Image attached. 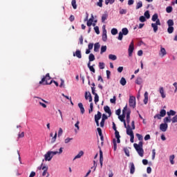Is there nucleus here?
Masks as SVG:
<instances>
[{"instance_id":"obj_1","label":"nucleus","mask_w":177,"mask_h":177,"mask_svg":"<svg viewBox=\"0 0 177 177\" xmlns=\"http://www.w3.org/2000/svg\"><path fill=\"white\" fill-rule=\"evenodd\" d=\"M133 147L136 150L140 157H143L145 151L143 150V142L140 141L138 144L134 143Z\"/></svg>"},{"instance_id":"obj_2","label":"nucleus","mask_w":177,"mask_h":177,"mask_svg":"<svg viewBox=\"0 0 177 177\" xmlns=\"http://www.w3.org/2000/svg\"><path fill=\"white\" fill-rule=\"evenodd\" d=\"M44 82H46L44 85H50V84L53 82V80H52L49 73H47L46 76L41 79V80L39 82V84H44Z\"/></svg>"},{"instance_id":"obj_3","label":"nucleus","mask_w":177,"mask_h":177,"mask_svg":"<svg viewBox=\"0 0 177 177\" xmlns=\"http://www.w3.org/2000/svg\"><path fill=\"white\" fill-rule=\"evenodd\" d=\"M129 104L130 107L135 109L136 107V98L134 96H130L129 100Z\"/></svg>"},{"instance_id":"obj_4","label":"nucleus","mask_w":177,"mask_h":177,"mask_svg":"<svg viewBox=\"0 0 177 177\" xmlns=\"http://www.w3.org/2000/svg\"><path fill=\"white\" fill-rule=\"evenodd\" d=\"M158 26H161V22L160 21V19H157L155 24H151V27L153 29L154 32H157V31H158Z\"/></svg>"},{"instance_id":"obj_5","label":"nucleus","mask_w":177,"mask_h":177,"mask_svg":"<svg viewBox=\"0 0 177 177\" xmlns=\"http://www.w3.org/2000/svg\"><path fill=\"white\" fill-rule=\"evenodd\" d=\"M53 158V155H52V152L50 151H48L45 155H44V160L45 161H50Z\"/></svg>"},{"instance_id":"obj_6","label":"nucleus","mask_w":177,"mask_h":177,"mask_svg":"<svg viewBox=\"0 0 177 177\" xmlns=\"http://www.w3.org/2000/svg\"><path fill=\"white\" fill-rule=\"evenodd\" d=\"M135 47L133 46V41H132L129 46V56L131 57L132 56V53H133V50Z\"/></svg>"},{"instance_id":"obj_7","label":"nucleus","mask_w":177,"mask_h":177,"mask_svg":"<svg viewBox=\"0 0 177 177\" xmlns=\"http://www.w3.org/2000/svg\"><path fill=\"white\" fill-rule=\"evenodd\" d=\"M91 91H92V93L93 95H94V102L95 103H97V102H99V95H97V93H96L95 92V87H91Z\"/></svg>"},{"instance_id":"obj_8","label":"nucleus","mask_w":177,"mask_h":177,"mask_svg":"<svg viewBox=\"0 0 177 177\" xmlns=\"http://www.w3.org/2000/svg\"><path fill=\"white\" fill-rule=\"evenodd\" d=\"M160 129L162 132H167V129H168V124L167 123H162L160 125Z\"/></svg>"},{"instance_id":"obj_9","label":"nucleus","mask_w":177,"mask_h":177,"mask_svg":"<svg viewBox=\"0 0 177 177\" xmlns=\"http://www.w3.org/2000/svg\"><path fill=\"white\" fill-rule=\"evenodd\" d=\"M84 97L86 100H88V102H92V95L91 94V93L86 91L84 94Z\"/></svg>"},{"instance_id":"obj_10","label":"nucleus","mask_w":177,"mask_h":177,"mask_svg":"<svg viewBox=\"0 0 177 177\" xmlns=\"http://www.w3.org/2000/svg\"><path fill=\"white\" fill-rule=\"evenodd\" d=\"M127 134L129 135V136L133 135V131H132L129 124H128L127 127Z\"/></svg>"},{"instance_id":"obj_11","label":"nucleus","mask_w":177,"mask_h":177,"mask_svg":"<svg viewBox=\"0 0 177 177\" xmlns=\"http://www.w3.org/2000/svg\"><path fill=\"white\" fill-rule=\"evenodd\" d=\"M129 167H130V174L131 175H133V174H135V164H133V162H130Z\"/></svg>"},{"instance_id":"obj_12","label":"nucleus","mask_w":177,"mask_h":177,"mask_svg":"<svg viewBox=\"0 0 177 177\" xmlns=\"http://www.w3.org/2000/svg\"><path fill=\"white\" fill-rule=\"evenodd\" d=\"M102 41L104 42H106V41H107V30H106V28H104L102 32Z\"/></svg>"},{"instance_id":"obj_13","label":"nucleus","mask_w":177,"mask_h":177,"mask_svg":"<svg viewBox=\"0 0 177 177\" xmlns=\"http://www.w3.org/2000/svg\"><path fill=\"white\" fill-rule=\"evenodd\" d=\"M100 164L102 168L103 167V151L102 149L100 150Z\"/></svg>"},{"instance_id":"obj_14","label":"nucleus","mask_w":177,"mask_h":177,"mask_svg":"<svg viewBox=\"0 0 177 177\" xmlns=\"http://www.w3.org/2000/svg\"><path fill=\"white\" fill-rule=\"evenodd\" d=\"M50 152H51V156H56V154H62L63 153V147H61L59 149V151H50Z\"/></svg>"},{"instance_id":"obj_15","label":"nucleus","mask_w":177,"mask_h":177,"mask_svg":"<svg viewBox=\"0 0 177 177\" xmlns=\"http://www.w3.org/2000/svg\"><path fill=\"white\" fill-rule=\"evenodd\" d=\"M78 107L80 109L81 114H84V113H85V108H84V104H82V102H80L78 104Z\"/></svg>"},{"instance_id":"obj_16","label":"nucleus","mask_w":177,"mask_h":177,"mask_svg":"<svg viewBox=\"0 0 177 177\" xmlns=\"http://www.w3.org/2000/svg\"><path fill=\"white\" fill-rule=\"evenodd\" d=\"M73 56H77L78 59H81L82 57V55L81 54V50H77L75 53H73Z\"/></svg>"},{"instance_id":"obj_17","label":"nucleus","mask_w":177,"mask_h":177,"mask_svg":"<svg viewBox=\"0 0 177 177\" xmlns=\"http://www.w3.org/2000/svg\"><path fill=\"white\" fill-rule=\"evenodd\" d=\"M104 110L105 113H107V114L109 115V117L111 116V110L110 109V107L109 106H104Z\"/></svg>"},{"instance_id":"obj_18","label":"nucleus","mask_w":177,"mask_h":177,"mask_svg":"<svg viewBox=\"0 0 177 177\" xmlns=\"http://www.w3.org/2000/svg\"><path fill=\"white\" fill-rule=\"evenodd\" d=\"M130 122H131V111H128L127 113V122L128 125H129Z\"/></svg>"},{"instance_id":"obj_19","label":"nucleus","mask_w":177,"mask_h":177,"mask_svg":"<svg viewBox=\"0 0 177 177\" xmlns=\"http://www.w3.org/2000/svg\"><path fill=\"white\" fill-rule=\"evenodd\" d=\"M99 49H100V44L99 42L95 43L94 44V52H99Z\"/></svg>"},{"instance_id":"obj_20","label":"nucleus","mask_w":177,"mask_h":177,"mask_svg":"<svg viewBox=\"0 0 177 177\" xmlns=\"http://www.w3.org/2000/svg\"><path fill=\"white\" fill-rule=\"evenodd\" d=\"M145 99H144V104H146L147 103V102H149V93H147V91H146L145 93Z\"/></svg>"},{"instance_id":"obj_21","label":"nucleus","mask_w":177,"mask_h":177,"mask_svg":"<svg viewBox=\"0 0 177 177\" xmlns=\"http://www.w3.org/2000/svg\"><path fill=\"white\" fill-rule=\"evenodd\" d=\"M102 118V113L100 111H97V114L95 115V121H99Z\"/></svg>"},{"instance_id":"obj_22","label":"nucleus","mask_w":177,"mask_h":177,"mask_svg":"<svg viewBox=\"0 0 177 177\" xmlns=\"http://www.w3.org/2000/svg\"><path fill=\"white\" fill-rule=\"evenodd\" d=\"M142 83H143V80L142 79V77H137L136 80V84H137V85H142Z\"/></svg>"},{"instance_id":"obj_23","label":"nucleus","mask_w":177,"mask_h":177,"mask_svg":"<svg viewBox=\"0 0 177 177\" xmlns=\"http://www.w3.org/2000/svg\"><path fill=\"white\" fill-rule=\"evenodd\" d=\"M48 166H44L42 167V170L44 171L43 173H42V176H45V175H46V174H48Z\"/></svg>"},{"instance_id":"obj_24","label":"nucleus","mask_w":177,"mask_h":177,"mask_svg":"<svg viewBox=\"0 0 177 177\" xmlns=\"http://www.w3.org/2000/svg\"><path fill=\"white\" fill-rule=\"evenodd\" d=\"M159 92H160L162 99H165L166 95H165V93H164V88L163 87H160Z\"/></svg>"},{"instance_id":"obj_25","label":"nucleus","mask_w":177,"mask_h":177,"mask_svg":"<svg viewBox=\"0 0 177 177\" xmlns=\"http://www.w3.org/2000/svg\"><path fill=\"white\" fill-rule=\"evenodd\" d=\"M82 156H84V151H80L78 153V154L76 156H75L73 160H77V158H81L82 157Z\"/></svg>"},{"instance_id":"obj_26","label":"nucleus","mask_w":177,"mask_h":177,"mask_svg":"<svg viewBox=\"0 0 177 177\" xmlns=\"http://www.w3.org/2000/svg\"><path fill=\"white\" fill-rule=\"evenodd\" d=\"M87 66H88V68H89L90 71H91L92 73H95V68H93L95 64H93V66H91V62H88Z\"/></svg>"},{"instance_id":"obj_27","label":"nucleus","mask_w":177,"mask_h":177,"mask_svg":"<svg viewBox=\"0 0 177 177\" xmlns=\"http://www.w3.org/2000/svg\"><path fill=\"white\" fill-rule=\"evenodd\" d=\"M93 23V15H91V18H90L87 21V26L88 27H91L92 26V24Z\"/></svg>"},{"instance_id":"obj_28","label":"nucleus","mask_w":177,"mask_h":177,"mask_svg":"<svg viewBox=\"0 0 177 177\" xmlns=\"http://www.w3.org/2000/svg\"><path fill=\"white\" fill-rule=\"evenodd\" d=\"M160 55L162 56H165V55H167V50H165V48H163V47L160 48Z\"/></svg>"},{"instance_id":"obj_29","label":"nucleus","mask_w":177,"mask_h":177,"mask_svg":"<svg viewBox=\"0 0 177 177\" xmlns=\"http://www.w3.org/2000/svg\"><path fill=\"white\" fill-rule=\"evenodd\" d=\"M129 32V30H128V28H123L122 29V34L123 35H128Z\"/></svg>"},{"instance_id":"obj_30","label":"nucleus","mask_w":177,"mask_h":177,"mask_svg":"<svg viewBox=\"0 0 177 177\" xmlns=\"http://www.w3.org/2000/svg\"><path fill=\"white\" fill-rule=\"evenodd\" d=\"M168 116L171 117V115H176V111L174 110H170L169 111L167 112Z\"/></svg>"},{"instance_id":"obj_31","label":"nucleus","mask_w":177,"mask_h":177,"mask_svg":"<svg viewBox=\"0 0 177 177\" xmlns=\"http://www.w3.org/2000/svg\"><path fill=\"white\" fill-rule=\"evenodd\" d=\"M88 63H91V62H93L95 60V55L93 53H91L88 56Z\"/></svg>"},{"instance_id":"obj_32","label":"nucleus","mask_w":177,"mask_h":177,"mask_svg":"<svg viewBox=\"0 0 177 177\" xmlns=\"http://www.w3.org/2000/svg\"><path fill=\"white\" fill-rule=\"evenodd\" d=\"M118 118L121 122H125V114L122 113V115L118 116Z\"/></svg>"},{"instance_id":"obj_33","label":"nucleus","mask_w":177,"mask_h":177,"mask_svg":"<svg viewBox=\"0 0 177 177\" xmlns=\"http://www.w3.org/2000/svg\"><path fill=\"white\" fill-rule=\"evenodd\" d=\"M120 82L122 86H125V85H127V80H125L124 77H122Z\"/></svg>"},{"instance_id":"obj_34","label":"nucleus","mask_w":177,"mask_h":177,"mask_svg":"<svg viewBox=\"0 0 177 177\" xmlns=\"http://www.w3.org/2000/svg\"><path fill=\"white\" fill-rule=\"evenodd\" d=\"M152 21H157V20H160L158 19V14H154L153 16H152V19H151Z\"/></svg>"},{"instance_id":"obj_35","label":"nucleus","mask_w":177,"mask_h":177,"mask_svg":"<svg viewBox=\"0 0 177 177\" xmlns=\"http://www.w3.org/2000/svg\"><path fill=\"white\" fill-rule=\"evenodd\" d=\"M142 6H143V3L142 1H138L137 3V5L136 6V9L138 10V9H140V8H142Z\"/></svg>"},{"instance_id":"obj_36","label":"nucleus","mask_w":177,"mask_h":177,"mask_svg":"<svg viewBox=\"0 0 177 177\" xmlns=\"http://www.w3.org/2000/svg\"><path fill=\"white\" fill-rule=\"evenodd\" d=\"M159 114L162 117H165V115H167V111H165V109H161Z\"/></svg>"},{"instance_id":"obj_37","label":"nucleus","mask_w":177,"mask_h":177,"mask_svg":"<svg viewBox=\"0 0 177 177\" xmlns=\"http://www.w3.org/2000/svg\"><path fill=\"white\" fill-rule=\"evenodd\" d=\"M111 32L112 35H117V34H118V30H117V28H113L111 29Z\"/></svg>"},{"instance_id":"obj_38","label":"nucleus","mask_w":177,"mask_h":177,"mask_svg":"<svg viewBox=\"0 0 177 177\" xmlns=\"http://www.w3.org/2000/svg\"><path fill=\"white\" fill-rule=\"evenodd\" d=\"M171 121V117H166L163 119V122H165V124H168V122H170Z\"/></svg>"},{"instance_id":"obj_39","label":"nucleus","mask_w":177,"mask_h":177,"mask_svg":"<svg viewBox=\"0 0 177 177\" xmlns=\"http://www.w3.org/2000/svg\"><path fill=\"white\" fill-rule=\"evenodd\" d=\"M107 50V46H102L101 47V51H100V55H102V53H104Z\"/></svg>"},{"instance_id":"obj_40","label":"nucleus","mask_w":177,"mask_h":177,"mask_svg":"<svg viewBox=\"0 0 177 177\" xmlns=\"http://www.w3.org/2000/svg\"><path fill=\"white\" fill-rule=\"evenodd\" d=\"M175 159V155H171L169 157V161L171 164V165H174V164H175V162H174V160Z\"/></svg>"},{"instance_id":"obj_41","label":"nucleus","mask_w":177,"mask_h":177,"mask_svg":"<svg viewBox=\"0 0 177 177\" xmlns=\"http://www.w3.org/2000/svg\"><path fill=\"white\" fill-rule=\"evenodd\" d=\"M109 59L110 60H117V56H116V55H113V54H110V55H109Z\"/></svg>"},{"instance_id":"obj_42","label":"nucleus","mask_w":177,"mask_h":177,"mask_svg":"<svg viewBox=\"0 0 177 177\" xmlns=\"http://www.w3.org/2000/svg\"><path fill=\"white\" fill-rule=\"evenodd\" d=\"M71 5L73 9H77V0H72Z\"/></svg>"},{"instance_id":"obj_43","label":"nucleus","mask_w":177,"mask_h":177,"mask_svg":"<svg viewBox=\"0 0 177 177\" xmlns=\"http://www.w3.org/2000/svg\"><path fill=\"white\" fill-rule=\"evenodd\" d=\"M114 2H115V0H105V5H109V3L113 5Z\"/></svg>"},{"instance_id":"obj_44","label":"nucleus","mask_w":177,"mask_h":177,"mask_svg":"<svg viewBox=\"0 0 177 177\" xmlns=\"http://www.w3.org/2000/svg\"><path fill=\"white\" fill-rule=\"evenodd\" d=\"M174 20L172 19H169L167 21V25H168V27H172V26H174Z\"/></svg>"},{"instance_id":"obj_45","label":"nucleus","mask_w":177,"mask_h":177,"mask_svg":"<svg viewBox=\"0 0 177 177\" xmlns=\"http://www.w3.org/2000/svg\"><path fill=\"white\" fill-rule=\"evenodd\" d=\"M167 32H169V34H172V32H174V28H173V26H169L168 27Z\"/></svg>"},{"instance_id":"obj_46","label":"nucleus","mask_w":177,"mask_h":177,"mask_svg":"<svg viewBox=\"0 0 177 177\" xmlns=\"http://www.w3.org/2000/svg\"><path fill=\"white\" fill-rule=\"evenodd\" d=\"M144 16H145V17H146V19H150V12H149V10H147L144 13Z\"/></svg>"},{"instance_id":"obj_47","label":"nucleus","mask_w":177,"mask_h":177,"mask_svg":"<svg viewBox=\"0 0 177 177\" xmlns=\"http://www.w3.org/2000/svg\"><path fill=\"white\" fill-rule=\"evenodd\" d=\"M107 15L106 14H104L102 16V23H104V21H106V20H107Z\"/></svg>"},{"instance_id":"obj_48","label":"nucleus","mask_w":177,"mask_h":177,"mask_svg":"<svg viewBox=\"0 0 177 177\" xmlns=\"http://www.w3.org/2000/svg\"><path fill=\"white\" fill-rule=\"evenodd\" d=\"M113 150L115 151L117 150V141L115 140V138L113 140Z\"/></svg>"},{"instance_id":"obj_49","label":"nucleus","mask_w":177,"mask_h":177,"mask_svg":"<svg viewBox=\"0 0 177 177\" xmlns=\"http://www.w3.org/2000/svg\"><path fill=\"white\" fill-rule=\"evenodd\" d=\"M57 138V133L55 132V136L51 139V143H55V142H56Z\"/></svg>"},{"instance_id":"obj_50","label":"nucleus","mask_w":177,"mask_h":177,"mask_svg":"<svg viewBox=\"0 0 177 177\" xmlns=\"http://www.w3.org/2000/svg\"><path fill=\"white\" fill-rule=\"evenodd\" d=\"M136 136H137L138 140H140V141L143 140V136L142 135H141L140 133H136Z\"/></svg>"},{"instance_id":"obj_51","label":"nucleus","mask_w":177,"mask_h":177,"mask_svg":"<svg viewBox=\"0 0 177 177\" xmlns=\"http://www.w3.org/2000/svg\"><path fill=\"white\" fill-rule=\"evenodd\" d=\"M172 6H168L166 8L167 13H171L172 12Z\"/></svg>"},{"instance_id":"obj_52","label":"nucleus","mask_w":177,"mask_h":177,"mask_svg":"<svg viewBox=\"0 0 177 177\" xmlns=\"http://www.w3.org/2000/svg\"><path fill=\"white\" fill-rule=\"evenodd\" d=\"M93 111V103L90 104V109H88V113L91 114Z\"/></svg>"},{"instance_id":"obj_53","label":"nucleus","mask_w":177,"mask_h":177,"mask_svg":"<svg viewBox=\"0 0 177 177\" xmlns=\"http://www.w3.org/2000/svg\"><path fill=\"white\" fill-rule=\"evenodd\" d=\"M139 20L141 23H145L146 21V17L145 16H140Z\"/></svg>"},{"instance_id":"obj_54","label":"nucleus","mask_w":177,"mask_h":177,"mask_svg":"<svg viewBox=\"0 0 177 177\" xmlns=\"http://www.w3.org/2000/svg\"><path fill=\"white\" fill-rule=\"evenodd\" d=\"M123 34L122 32H119V35H118V39H119V41H122V37H123Z\"/></svg>"},{"instance_id":"obj_55","label":"nucleus","mask_w":177,"mask_h":177,"mask_svg":"<svg viewBox=\"0 0 177 177\" xmlns=\"http://www.w3.org/2000/svg\"><path fill=\"white\" fill-rule=\"evenodd\" d=\"M115 136L116 139H120L121 136H120V132L118 131H115Z\"/></svg>"},{"instance_id":"obj_56","label":"nucleus","mask_w":177,"mask_h":177,"mask_svg":"<svg viewBox=\"0 0 177 177\" xmlns=\"http://www.w3.org/2000/svg\"><path fill=\"white\" fill-rule=\"evenodd\" d=\"M97 5L100 8H102L103 6V0H99V1L97 3Z\"/></svg>"},{"instance_id":"obj_57","label":"nucleus","mask_w":177,"mask_h":177,"mask_svg":"<svg viewBox=\"0 0 177 177\" xmlns=\"http://www.w3.org/2000/svg\"><path fill=\"white\" fill-rule=\"evenodd\" d=\"M171 122L173 124H175V122H177V115H176L175 116H174L171 119Z\"/></svg>"},{"instance_id":"obj_58","label":"nucleus","mask_w":177,"mask_h":177,"mask_svg":"<svg viewBox=\"0 0 177 177\" xmlns=\"http://www.w3.org/2000/svg\"><path fill=\"white\" fill-rule=\"evenodd\" d=\"M99 67H100V70L104 69V63H103V62H100V63H99Z\"/></svg>"},{"instance_id":"obj_59","label":"nucleus","mask_w":177,"mask_h":177,"mask_svg":"<svg viewBox=\"0 0 177 177\" xmlns=\"http://www.w3.org/2000/svg\"><path fill=\"white\" fill-rule=\"evenodd\" d=\"M124 153H125V154H126V156H127V157H129V149H127V148H124Z\"/></svg>"},{"instance_id":"obj_60","label":"nucleus","mask_w":177,"mask_h":177,"mask_svg":"<svg viewBox=\"0 0 177 177\" xmlns=\"http://www.w3.org/2000/svg\"><path fill=\"white\" fill-rule=\"evenodd\" d=\"M120 15H127V10H125V9H120Z\"/></svg>"},{"instance_id":"obj_61","label":"nucleus","mask_w":177,"mask_h":177,"mask_svg":"<svg viewBox=\"0 0 177 177\" xmlns=\"http://www.w3.org/2000/svg\"><path fill=\"white\" fill-rule=\"evenodd\" d=\"M95 32L96 34L99 35L100 34V30H99V26H95L94 27Z\"/></svg>"},{"instance_id":"obj_62","label":"nucleus","mask_w":177,"mask_h":177,"mask_svg":"<svg viewBox=\"0 0 177 177\" xmlns=\"http://www.w3.org/2000/svg\"><path fill=\"white\" fill-rule=\"evenodd\" d=\"M75 128H77V131H80V121L77 120V122L75 124Z\"/></svg>"},{"instance_id":"obj_63","label":"nucleus","mask_w":177,"mask_h":177,"mask_svg":"<svg viewBox=\"0 0 177 177\" xmlns=\"http://www.w3.org/2000/svg\"><path fill=\"white\" fill-rule=\"evenodd\" d=\"M156 158V150L153 149L152 150V160H154Z\"/></svg>"},{"instance_id":"obj_64","label":"nucleus","mask_w":177,"mask_h":177,"mask_svg":"<svg viewBox=\"0 0 177 177\" xmlns=\"http://www.w3.org/2000/svg\"><path fill=\"white\" fill-rule=\"evenodd\" d=\"M115 100H116L115 96H113V98H111L110 100V102H111V103H113V104H115Z\"/></svg>"}]
</instances>
